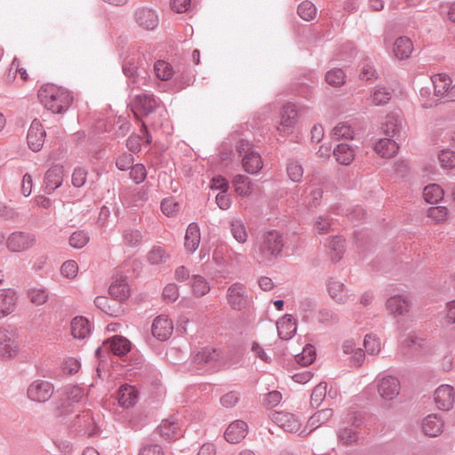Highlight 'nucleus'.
Here are the masks:
<instances>
[{"label": "nucleus", "mask_w": 455, "mask_h": 455, "mask_svg": "<svg viewBox=\"0 0 455 455\" xmlns=\"http://www.w3.org/2000/svg\"><path fill=\"white\" fill-rule=\"evenodd\" d=\"M391 96V92L387 87L378 85L371 94V100L376 106L385 105L389 102Z\"/></svg>", "instance_id": "46"}, {"label": "nucleus", "mask_w": 455, "mask_h": 455, "mask_svg": "<svg viewBox=\"0 0 455 455\" xmlns=\"http://www.w3.org/2000/svg\"><path fill=\"white\" fill-rule=\"evenodd\" d=\"M63 180V167L54 165L50 168L44 175L45 192L48 194L52 193L55 189L60 188Z\"/></svg>", "instance_id": "20"}, {"label": "nucleus", "mask_w": 455, "mask_h": 455, "mask_svg": "<svg viewBox=\"0 0 455 455\" xmlns=\"http://www.w3.org/2000/svg\"><path fill=\"white\" fill-rule=\"evenodd\" d=\"M134 162V157L131 153L122 154L116 162V167L121 171L129 170Z\"/></svg>", "instance_id": "63"}, {"label": "nucleus", "mask_w": 455, "mask_h": 455, "mask_svg": "<svg viewBox=\"0 0 455 455\" xmlns=\"http://www.w3.org/2000/svg\"><path fill=\"white\" fill-rule=\"evenodd\" d=\"M247 424L243 420H235L225 431V439L230 443H237L247 435Z\"/></svg>", "instance_id": "22"}, {"label": "nucleus", "mask_w": 455, "mask_h": 455, "mask_svg": "<svg viewBox=\"0 0 455 455\" xmlns=\"http://www.w3.org/2000/svg\"><path fill=\"white\" fill-rule=\"evenodd\" d=\"M20 341L18 331L12 326L0 328V357L7 360L18 355Z\"/></svg>", "instance_id": "3"}, {"label": "nucleus", "mask_w": 455, "mask_h": 455, "mask_svg": "<svg viewBox=\"0 0 455 455\" xmlns=\"http://www.w3.org/2000/svg\"><path fill=\"white\" fill-rule=\"evenodd\" d=\"M138 399V392L134 387L123 385L118 391V403L123 407H131L135 404Z\"/></svg>", "instance_id": "31"}, {"label": "nucleus", "mask_w": 455, "mask_h": 455, "mask_svg": "<svg viewBox=\"0 0 455 455\" xmlns=\"http://www.w3.org/2000/svg\"><path fill=\"white\" fill-rule=\"evenodd\" d=\"M315 359V350L312 345H307L303 351L295 356L296 362L302 366L311 364Z\"/></svg>", "instance_id": "50"}, {"label": "nucleus", "mask_w": 455, "mask_h": 455, "mask_svg": "<svg viewBox=\"0 0 455 455\" xmlns=\"http://www.w3.org/2000/svg\"><path fill=\"white\" fill-rule=\"evenodd\" d=\"M284 246L283 235L276 230L265 232L258 241L255 248L259 263L268 264L277 259Z\"/></svg>", "instance_id": "2"}, {"label": "nucleus", "mask_w": 455, "mask_h": 455, "mask_svg": "<svg viewBox=\"0 0 455 455\" xmlns=\"http://www.w3.org/2000/svg\"><path fill=\"white\" fill-rule=\"evenodd\" d=\"M400 381L393 376H386L379 379L378 393L385 400H393L400 393Z\"/></svg>", "instance_id": "17"}, {"label": "nucleus", "mask_w": 455, "mask_h": 455, "mask_svg": "<svg viewBox=\"0 0 455 455\" xmlns=\"http://www.w3.org/2000/svg\"><path fill=\"white\" fill-rule=\"evenodd\" d=\"M89 242V236L84 230L74 232L69 237V243L72 247L80 249Z\"/></svg>", "instance_id": "58"}, {"label": "nucleus", "mask_w": 455, "mask_h": 455, "mask_svg": "<svg viewBox=\"0 0 455 455\" xmlns=\"http://www.w3.org/2000/svg\"><path fill=\"white\" fill-rule=\"evenodd\" d=\"M345 73L341 68H333L325 75V81L331 86H340L345 83Z\"/></svg>", "instance_id": "53"}, {"label": "nucleus", "mask_w": 455, "mask_h": 455, "mask_svg": "<svg viewBox=\"0 0 455 455\" xmlns=\"http://www.w3.org/2000/svg\"><path fill=\"white\" fill-rule=\"evenodd\" d=\"M136 24L144 30H154L159 24L156 12L149 8H139L134 12Z\"/></svg>", "instance_id": "15"}, {"label": "nucleus", "mask_w": 455, "mask_h": 455, "mask_svg": "<svg viewBox=\"0 0 455 455\" xmlns=\"http://www.w3.org/2000/svg\"><path fill=\"white\" fill-rule=\"evenodd\" d=\"M328 292L331 298L339 304H345L350 298L344 283L331 278L328 282Z\"/></svg>", "instance_id": "23"}, {"label": "nucleus", "mask_w": 455, "mask_h": 455, "mask_svg": "<svg viewBox=\"0 0 455 455\" xmlns=\"http://www.w3.org/2000/svg\"><path fill=\"white\" fill-rule=\"evenodd\" d=\"M345 240L341 236H334L329 243L330 256L332 261H339L341 259L344 253Z\"/></svg>", "instance_id": "44"}, {"label": "nucleus", "mask_w": 455, "mask_h": 455, "mask_svg": "<svg viewBox=\"0 0 455 455\" xmlns=\"http://www.w3.org/2000/svg\"><path fill=\"white\" fill-rule=\"evenodd\" d=\"M191 287L193 293L196 297H202L210 291V285L208 282L204 277L199 275L192 276Z\"/></svg>", "instance_id": "47"}, {"label": "nucleus", "mask_w": 455, "mask_h": 455, "mask_svg": "<svg viewBox=\"0 0 455 455\" xmlns=\"http://www.w3.org/2000/svg\"><path fill=\"white\" fill-rule=\"evenodd\" d=\"M219 354L214 348L204 347L201 351H198L193 357L195 363L201 365L206 364L211 365L218 360Z\"/></svg>", "instance_id": "37"}, {"label": "nucleus", "mask_w": 455, "mask_h": 455, "mask_svg": "<svg viewBox=\"0 0 455 455\" xmlns=\"http://www.w3.org/2000/svg\"><path fill=\"white\" fill-rule=\"evenodd\" d=\"M434 92L436 96H445L448 100L455 101V85L451 87V79L444 74L432 76Z\"/></svg>", "instance_id": "14"}, {"label": "nucleus", "mask_w": 455, "mask_h": 455, "mask_svg": "<svg viewBox=\"0 0 455 455\" xmlns=\"http://www.w3.org/2000/svg\"><path fill=\"white\" fill-rule=\"evenodd\" d=\"M108 292L114 299L119 302L125 300L130 295V290L124 279H118L112 283Z\"/></svg>", "instance_id": "34"}, {"label": "nucleus", "mask_w": 455, "mask_h": 455, "mask_svg": "<svg viewBox=\"0 0 455 455\" xmlns=\"http://www.w3.org/2000/svg\"><path fill=\"white\" fill-rule=\"evenodd\" d=\"M354 131L347 123L338 124L331 131V137L335 140L352 139Z\"/></svg>", "instance_id": "55"}, {"label": "nucleus", "mask_w": 455, "mask_h": 455, "mask_svg": "<svg viewBox=\"0 0 455 455\" xmlns=\"http://www.w3.org/2000/svg\"><path fill=\"white\" fill-rule=\"evenodd\" d=\"M46 132L41 122L34 119L28 132L27 140L29 148L38 152L44 146Z\"/></svg>", "instance_id": "13"}, {"label": "nucleus", "mask_w": 455, "mask_h": 455, "mask_svg": "<svg viewBox=\"0 0 455 455\" xmlns=\"http://www.w3.org/2000/svg\"><path fill=\"white\" fill-rule=\"evenodd\" d=\"M318 322L326 326L337 323L339 320V315L330 308L319 310L317 315Z\"/></svg>", "instance_id": "54"}, {"label": "nucleus", "mask_w": 455, "mask_h": 455, "mask_svg": "<svg viewBox=\"0 0 455 455\" xmlns=\"http://www.w3.org/2000/svg\"><path fill=\"white\" fill-rule=\"evenodd\" d=\"M251 300L246 286L239 282L232 283L227 291V302L233 310L241 311L249 307Z\"/></svg>", "instance_id": "6"}, {"label": "nucleus", "mask_w": 455, "mask_h": 455, "mask_svg": "<svg viewBox=\"0 0 455 455\" xmlns=\"http://www.w3.org/2000/svg\"><path fill=\"white\" fill-rule=\"evenodd\" d=\"M154 69L156 76L163 81H167L173 76L172 66L164 60H157Z\"/></svg>", "instance_id": "48"}, {"label": "nucleus", "mask_w": 455, "mask_h": 455, "mask_svg": "<svg viewBox=\"0 0 455 455\" xmlns=\"http://www.w3.org/2000/svg\"><path fill=\"white\" fill-rule=\"evenodd\" d=\"M355 412L347 413L342 425L337 430V437L340 443L346 446L353 445L359 440L358 424Z\"/></svg>", "instance_id": "5"}, {"label": "nucleus", "mask_w": 455, "mask_h": 455, "mask_svg": "<svg viewBox=\"0 0 455 455\" xmlns=\"http://www.w3.org/2000/svg\"><path fill=\"white\" fill-rule=\"evenodd\" d=\"M398 145L391 137L380 139L375 145L374 149L381 157H393L398 151Z\"/></svg>", "instance_id": "25"}, {"label": "nucleus", "mask_w": 455, "mask_h": 455, "mask_svg": "<svg viewBox=\"0 0 455 455\" xmlns=\"http://www.w3.org/2000/svg\"><path fill=\"white\" fill-rule=\"evenodd\" d=\"M38 99L46 109L54 114H60L69 108L73 95L63 87L47 84L38 91Z\"/></svg>", "instance_id": "1"}, {"label": "nucleus", "mask_w": 455, "mask_h": 455, "mask_svg": "<svg viewBox=\"0 0 455 455\" xmlns=\"http://www.w3.org/2000/svg\"><path fill=\"white\" fill-rule=\"evenodd\" d=\"M230 232L233 237L240 243L247 241L248 234L243 222L241 220H232L229 223Z\"/></svg>", "instance_id": "43"}, {"label": "nucleus", "mask_w": 455, "mask_h": 455, "mask_svg": "<svg viewBox=\"0 0 455 455\" xmlns=\"http://www.w3.org/2000/svg\"><path fill=\"white\" fill-rule=\"evenodd\" d=\"M443 420L436 414L427 416L421 424L422 430L426 435L436 436L443 430Z\"/></svg>", "instance_id": "28"}, {"label": "nucleus", "mask_w": 455, "mask_h": 455, "mask_svg": "<svg viewBox=\"0 0 455 455\" xmlns=\"http://www.w3.org/2000/svg\"><path fill=\"white\" fill-rule=\"evenodd\" d=\"M381 129L386 136L395 138L402 129V119L395 114H389L386 116Z\"/></svg>", "instance_id": "33"}, {"label": "nucleus", "mask_w": 455, "mask_h": 455, "mask_svg": "<svg viewBox=\"0 0 455 455\" xmlns=\"http://www.w3.org/2000/svg\"><path fill=\"white\" fill-rule=\"evenodd\" d=\"M332 414L331 409H323L313 414L307 421V427H310V432L327 422L332 417Z\"/></svg>", "instance_id": "41"}, {"label": "nucleus", "mask_w": 455, "mask_h": 455, "mask_svg": "<svg viewBox=\"0 0 455 455\" xmlns=\"http://www.w3.org/2000/svg\"><path fill=\"white\" fill-rule=\"evenodd\" d=\"M71 332L75 339H84L91 332L90 322L83 317L76 316L71 322Z\"/></svg>", "instance_id": "32"}, {"label": "nucleus", "mask_w": 455, "mask_h": 455, "mask_svg": "<svg viewBox=\"0 0 455 455\" xmlns=\"http://www.w3.org/2000/svg\"><path fill=\"white\" fill-rule=\"evenodd\" d=\"M200 228L197 223H190L186 230L185 235V248L189 252H194L198 248L200 243Z\"/></svg>", "instance_id": "26"}, {"label": "nucleus", "mask_w": 455, "mask_h": 455, "mask_svg": "<svg viewBox=\"0 0 455 455\" xmlns=\"http://www.w3.org/2000/svg\"><path fill=\"white\" fill-rule=\"evenodd\" d=\"M297 12L301 19L309 21L315 17L316 8L313 3L304 1L298 6Z\"/></svg>", "instance_id": "52"}, {"label": "nucleus", "mask_w": 455, "mask_h": 455, "mask_svg": "<svg viewBox=\"0 0 455 455\" xmlns=\"http://www.w3.org/2000/svg\"><path fill=\"white\" fill-rule=\"evenodd\" d=\"M232 183L236 194L241 196H248L251 193V182L250 178L243 174H237L234 177Z\"/></svg>", "instance_id": "38"}, {"label": "nucleus", "mask_w": 455, "mask_h": 455, "mask_svg": "<svg viewBox=\"0 0 455 455\" xmlns=\"http://www.w3.org/2000/svg\"><path fill=\"white\" fill-rule=\"evenodd\" d=\"M242 165L243 170L251 174L258 173L263 167L260 155L256 151H250L242 158Z\"/></svg>", "instance_id": "27"}, {"label": "nucleus", "mask_w": 455, "mask_h": 455, "mask_svg": "<svg viewBox=\"0 0 455 455\" xmlns=\"http://www.w3.org/2000/svg\"><path fill=\"white\" fill-rule=\"evenodd\" d=\"M179 208L180 204L172 197L164 198L161 203V210L168 217L175 215Z\"/></svg>", "instance_id": "61"}, {"label": "nucleus", "mask_w": 455, "mask_h": 455, "mask_svg": "<svg viewBox=\"0 0 455 455\" xmlns=\"http://www.w3.org/2000/svg\"><path fill=\"white\" fill-rule=\"evenodd\" d=\"M315 303L313 299L306 298L299 302V313L304 322H310L315 316Z\"/></svg>", "instance_id": "45"}, {"label": "nucleus", "mask_w": 455, "mask_h": 455, "mask_svg": "<svg viewBox=\"0 0 455 455\" xmlns=\"http://www.w3.org/2000/svg\"><path fill=\"white\" fill-rule=\"evenodd\" d=\"M94 304L99 309L112 317H119L124 312V309L120 303L115 302L113 305H110L107 297H96Z\"/></svg>", "instance_id": "24"}, {"label": "nucleus", "mask_w": 455, "mask_h": 455, "mask_svg": "<svg viewBox=\"0 0 455 455\" xmlns=\"http://www.w3.org/2000/svg\"><path fill=\"white\" fill-rule=\"evenodd\" d=\"M16 301V293L13 290H0V319L9 315L14 311Z\"/></svg>", "instance_id": "21"}, {"label": "nucleus", "mask_w": 455, "mask_h": 455, "mask_svg": "<svg viewBox=\"0 0 455 455\" xmlns=\"http://www.w3.org/2000/svg\"><path fill=\"white\" fill-rule=\"evenodd\" d=\"M131 347L132 344L126 338L116 335L104 341L103 347L95 350V355L100 359L102 353L111 351L115 355L122 357L130 352Z\"/></svg>", "instance_id": "8"}, {"label": "nucleus", "mask_w": 455, "mask_h": 455, "mask_svg": "<svg viewBox=\"0 0 455 455\" xmlns=\"http://www.w3.org/2000/svg\"><path fill=\"white\" fill-rule=\"evenodd\" d=\"M286 172L290 180L293 182H299L303 176V168L301 164L293 159L288 161Z\"/></svg>", "instance_id": "51"}, {"label": "nucleus", "mask_w": 455, "mask_h": 455, "mask_svg": "<svg viewBox=\"0 0 455 455\" xmlns=\"http://www.w3.org/2000/svg\"><path fill=\"white\" fill-rule=\"evenodd\" d=\"M122 237L124 245L131 248H136L141 244L143 235L139 229L125 228L123 231Z\"/></svg>", "instance_id": "40"}, {"label": "nucleus", "mask_w": 455, "mask_h": 455, "mask_svg": "<svg viewBox=\"0 0 455 455\" xmlns=\"http://www.w3.org/2000/svg\"><path fill=\"white\" fill-rule=\"evenodd\" d=\"M35 243V235L25 232H14L7 239V247L11 251L20 252L31 248Z\"/></svg>", "instance_id": "10"}, {"label": "nucleus", "mask_w": 455, "mask_h": 455, "mask_svg": "<svg viewBox=\"0 0 455 455\" xmlns=\"http://www.w3.org/2000/svg\"><path fill=\"white\" fill-rule=\"evenodd\" d=\"M173 324L166 315L156 316L151 326L152 335L158 340H167L172 334Z\"/></svg>", "instance_id": "16"}, {"label": "nucleus", "mask_w": 455, "mask_h": 455, "mask_svg": "<svg viewBox=\"0 0 455 455\" xmlns=\"http://www.w3.org/2000/svg\"><path fill=\"white\" fill-rule=\"evenodd\" d=\"M443 188L437 184H429L423 190V197L428 204H436L443 196Z\"/></svg>", "instance_id": "42"}, {"label": "nucleus", "mask_w": 455, "mask_h": 455, "mask_svg": "<svg viewBox=\"0 0 455 455\" xmlns=\"http://www.w3.org/2000/svg\"><path fill=\"white\" fill-rule=\"evenodd\" d=\"M139 455H164V452L159 444L144 443L140 449Z\"/></svg>", "instance_id": "64"}, {"label": "nucleus", "mask_w": 455, "mask_h": 455, "mask_svg": "<svg viewBox=\"0 0 455 455\" xmlns=\"http://www.w3.org/2000/svg\"><path fill=\"white\" fill-rule=\"evenodd\" d=\"M169 255L160 246H154L148 253V260L153 265H158L166 261Z\"/></svg>", "instance_id": "57"}, {"label": "nucleus", "mask_w": 455, "mask_h": 455, "mask_svg": "<svg viewBox=\"0 0 455 455\" xmlns=\"http://www.w3.org/2000/svg\"><path fill=\"white\" fill-rule=\"evenodd\" d=\"M441 166L451 169L455 166V152L450 149L442 150L438 155Z\"/></svg>", "instance_id": "60"}, {"label": "nucleus", "mask_w": 455, "mask_h": 455, "mask_svg": "<svg viewBox=\"0 0 455 455\" xmlns=\"http://www.w3.org/2000/svg\"><path fill=\"white\" fill-rule=\"evenodd\" d=\"M387 310L395 315H401L410 309L409 301L402 295H395L387 300Z\"/></svg>", "instance_id": "30"}, {"label": "nucleus", "mask_w": 455, "mask_h": 455, "mask_svg": "<svg viewBox=\"0 0 455 455\" xmlns=\"http://www.w3.org/2000/svg\"><path fill=\"white\" fill-rule=\"evenodd\" d=\"M333 155L339 164L347 165L355 158V150L349 145L340 143L333 149Z\"/></svg>", "instance_id": "35"}, {"label": "nucleus", "mask_w": 455, "mask_h": 455, "mask_svg": "<svg viewBox=\"0 0 455 455\" xmlns=\"http://www.w3.org/2000/svg\"><path fill=\"white\" fill-rule=\"evenodd\" d=\"M54 391L53 385L46 380L36 379L28 387V397L34 402L45 403L48 401Z\"/></svg>", "instance_id": "9"}, {"label": "nucleus", "mask_w": 455, "mask_h": 455, "mask_svg": "<svg viewBox=\"0 0 455 455\" xmlns=\"http://www.w3.org/2000/svg\"><path fill=\"white\" fill-rule=\"evenodd\" d=\"M454 399V390L450 385H442L435 392V402L440 410L449 411L453 405Z\"/></svg>", "instance_id": "18"}, {"label": "nucleus", "mask_w": 455, "mask_h": 455, "mask_svg": "<svg viewBox=\"0 0 455 455\" xmlns=\"http://www.w3.org/2000/svg\"><path fill=\"white\" fill-rule=\"evenodd\" d=\"M327 384L321 382L312 391L310 396V403L313 407H318L326 395Z\"/></svg>", "instance_id": "56"}, {"label": "nucleus", "mask_w": 455, "mask_h": 455, "mask_svg": "<svg viewBox=\"0 0 455 455\" xmlns=\"http://www.w3.org/2000/svg\"><path fill=\"white\" fill-rule=\"evenodd\" d=\"M277 329L281 339H287L291 338L296 332L295 323L292 322L291 315H286L281 326H277Z\"/></svg>", "instance_id": "49"}, {"label": "nucleus", "mask_w": 455, "mask_h": 455, "mask_svg": "<svg viewBox=\"0 0 455 455\" xmlns=\"http://www.w3.org/2000/svg\"><path fill=\"white\" fill-rule=\"evenodd\" d=\"M298 109L294 104L288 103L281 110V122L277 126V131L283 136L290 134L291 129L298 120Z\"/></svg>", "instance_id": "11"}, {"label": "nucleus", "mask_w": 455, "mask_h": 455, "mask_svg": "<svg viewBox=\"0 0 455 455\" xmlns=\"http://www.w3.org/2000/svg\"><path fill=\"white\" fill-rule=\"evenodd\" d=\"M131 106L136 118L140 119L153 113L160 106V100L151 93H140L134 96Z\"/></svg>", "instance_id": "7"}, {"label": "nucleus", "mask_w": 455, "mask_h": 455, "mask_svg": "<svg viewBox=\"0 0 455 455\" xmlns=\"http://www.w3.org/2000/svg\"><path fill=\"white\" fill-rule=\"evenodd\" d=\"M363 346L366 352L370 355H376L380 350V341L371 334H367L363 339Z\"/></svg>", "instance_id": "59"}, {"label": "nucleus", "mask_w": 455, "mask_h": 455, "mask_svg": "<svg viewBox=\"0 0 455 455\" xmlns=\"http://www.w3.org/2000/svg\"><path fill=\"white\" fill-rule=\"evenodd\" d=\"M271 420L286 432L295 433L300 426V420L292 413L286 411H274L270 415Z\"/></svg>", "instance_id": "12"}, {"label": "nucleus", "mask_w": 455, "mask_h": 455, "mask_svg": "<svg viewBox=\"0 0 455 455\" xmlns=\"http://www.w3.org/2000/svg\"><path fill=\"white\" fill-rule=\"evenodd\" d=\"M413 50L412 43L410 38L401 36L396 39L394 45V52L396 58L403 60L408 58Z\"/></svg>", "instance_id": "36"}, {"label": "nucleus", "mask_w": 455, "mask_h": 455, "mask_svg": "<svg viewBox=\"0 0 455 455\" xmlns=\"http://www.w3.org/2000/svg\"><path fill=\"white\" fill-rule=\"evenodd\" d=\"M130 170V177L136 184L141 183L147 177L145 166L141 164H133Z\"/></svg>", "instance_id": "62"}, {"label": "nucleus", "mask_w": 455, "mask_h": 455, "mask_svg": "<svg viewBox=\"0 0 455 455\" xmlns=\"http://www.w3.org/2000/svg\"><path fill=\"white\" fill-rule=\"evenodd\" d=\"M64 396L56 405L54 413L57 418H63L72 412V404L78 403L84 396V390L77 386H67L62 390Z\"/></svg>", "instance_id": "4"}, {"label": "nucleus", "mask_w": 455, "mask_h": 455, "mask_svg": "<svg viewBox=\"0 0 455 455\" xmlns=\"http://www.w3.org/2000/svg\"><path fill=\"white\" fill-rule=\"evenodd\" d=\"M123 71L133 87L140 88L141 85L146 84L148 80L147 76H140L138 74V68L136 66L132 64H125L123 66Z\"/></svg>", "instance_id": "39"}, {"label": "nucleus", "mask_w": 455, "mask_h": 455, "mask_svg": "<svg viewBox=\"0 0 455 455\" xmlns=\"http://www.w3.org/2000/svg\"><path fill=\"white\" fill-rule=\"evenodd\" d=\"M73 427L88 435L97 433V426L91 411H84L77 414L73 421Z\"/></svg>", "instance_id": "19"}, {"label": "nucleus", "mask_w": 455, "mask_h": 455, "mask_svg": "<svg viewBox=\"0 0 455 455\" xmlns=\"http://www.w3.org/2000/svg\"><path fill=\"white\" fill-rule=\"evenodd\" d=\"M158 432L166 440H176L182 434L178 423L173 419H164L158 427Z\"/></svg>", "instance_id": "29"}]
</instances>
